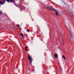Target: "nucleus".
<instances>
[{
  "label": "nucleus",
  "instance_id": "obj_20",
  "mask_svg": "<svg viewBox=\"0 0 74 74\" xmlns=\"http://www.w3.org/2000/svg\"><path fill=\"white\" fill-rule=\"evenodd\" d=\"M63 41H64L63 40Z\"/></svg>",
  "mask_w": 74,
  "mask_h": 74
},
{
  "label": "nucleus",
  "instance_id": "obj_5",
  "mask_svg": "<svg viewBox=\"0 0 74 74\" xmlns=\"http://www.w3.org/2000/svg\"><path fill=\"white\" fill-rule=\"evenodd\" d=\"M20 8L21 9V11H22V8H23V7L24 8H25V7H23V6H20Z\"/></svg>",
  "mask_w": 74,
  "mask_h": 74
},
{
  "label": "nucleus",
  "instance_id": "obj_18",
  "mask_svg": "<svg viewBox=\"0 0 74 74\" xmlns=\"http://www.w3.org/2000/svg\"><path fill=\"white\" fill-rule=\"evenodd\" d=\"M22 0V1H23L24 0Z\"/></svg>",
  "mask_w": 74,
  "mask_h": 74
},
{
  "label": "nucleus",
  "instance_id": "obj_19",
  "mask_svg": "<svg viewBox=\"0 0 74 74\" xmlns=\"http://www.w3.org/2000/svg\"><path fill=\"white\" fill-rule=\"evenodd\" d=\"M63 43H64V42H63Z\"/></svg>",
  "mask_w": 74,
  "mask_h": 74
},
{
  "label": "nucleus",
  "instance_id": "obj_7",
  "mask_svg": "<svg viewBox=\"0 0 74 74\" xmlns=\"http://www.w3.org/2000/svg\"><path fill=\"white\" fill-rule=\"evenodd\" d=\"M56 14L57 16H58V14L57 12H56Z\"/></svg>",
  "mask_w": 74,
  "mask_h": 74
},
{
  "label": "nucleus",
  "instance_id": "obj_4",
  "mask_svg": "<svg viewBox=\"0 0 74 74\" xmlns=\"http://www.w3.org/2000/svg\"><path fill=\"white\" fill-rule=\"evenodd\" d=\"M54 56L55 58H58V54H55L54 55Z\"/></svg>",
  "mask_w": 74,
  "mask_h": 74
},
{
  "label": "nucleus",
  "instance_id": "obj_3",
  "mask_svg": "<svg viewBox=\"0 0 74 74\" xmlns=\"http://www.w3.org/2000/svg\"><path fill=\"white\" fill-rule=\"evenodd\" d=\"M49 8L50 10H51V11H56V10L55 9H53L50 8V7H49Z\"/></svg>",
  "mask_w": 74,
  "mask_h": 74
},
{
  "label": "nucleus",
  "instance_id": "obj_12",
  "mask_svg": "<svg viewBox=\"0 0 74 74\" xmlns=\"http://www.w3.org/2000/svg\"><path fill=\"white\" fill-rule=\"evenodd\" d=\"M2 12L1 11L0 12V15H1V14H2Z\"/></svg>",
  "mask_w": 74,
  "mask_h": 74
},
{
  "label": "nucleus",
  "instance_id": "obj_16",
  "mask_svg": "<svg viewBox=\"0 0 74 74\" xmlns=\"http://www.w3.org/2000/svg\"><path fill=\"white\" fill-rule=\"evenodd\" d=\"M25 48H27V47L26 46L25 47Z\"/></svg>",
  "mask_w": 74,
  "mask_h": 74
},
{
  "label": "nucleus",
  "instance_id": "obj_1",
  "mask_svg": "<svg viewBox=\"0 0 74 74\" xmlns=\"http://www.w3.org/2000/svg\"><path fill=\"white\" fill-rule=\"evenodd\" d=\"M28 59L29 61V63L31 64L32 62V60H33V58H32L30 56L28 55Z\"/></svg>",
  "mask_w": 74,
  "mask_h": 74
},
{
  "label": "nucleus",
  "instance_id": "obj_2",
  "mask_svg": "<svg viewBox=\"0 0 74 74\" xmlns=\"http://www.w3.org/2000/svg\"><path fill=\"white\" fill-rule=\"evenodd\" d=\"M5 0H3L2 1H0V4L2 5H3V4H4L5 3Z\"/></svg>",
  "mask_w": 74,
  "mask_h": 74
},
{
  "label": "nucleus",
  "instance_id": "obj_6",
  "mask_svg": "<svg viewBox=\"0 0 74 74\" xmlns=\"http://www.w3.org/2000/svg\"><path fill=\"white\" fill-rule=\"evenodd\" d=\"M21 35L22 37L23 38H23V34L21 33Z\"/></svg>",
  "mask_w": 74,
  "mask_h": 74
},
{
  "label": "nucleus",
  "instance_id": "obj_13",
  "mask_svg": "<svg viewBox=\"0 0 74 74\" xmlns=\"http://www.w3.org/2000/svg\"><path fill=\"white\" fill-rule=\"evenodd\" d=\"M6 1L8 2V3H9V2H10V0H6Z\"/></svg>",
  "mask_w": 74,
  "mask_h": 74
},
{
  "label": "nucleus",
  "instance_id": "obj_15",
  "mask_svg": "<svg viewBox=\"0 0 74 74\" xmlns=\"http://www.w3.org/2000/svg\"><path fill=\"white\" fill-rule=\"evenodd\" d=\"M25 51H27V49H25Z\"/></svg>",
  "mask_w": 74,
  "mask_h": 74
},
{
  "label": "nucleus",
  "instance_id": "obj_10",
  "mask_svg": "<svg viewBox=\"0 0 74 74\" xmlns=\"http://www.w3.org/2000/svg\"><path fill=\"white\" fill-rule=\"evenodd\" d=\"M62 58H63V59H66V58L64 57V56H63Z\"/></svg>",
  "mask_w": 74,
  "mask_h": 74
},
{
  "label": "nucleus",
  "instance_id": "obj_17",
  "mask_svg": "<svg viewBox=\"0 0 74 74\" xmlns=\"http://www.w3.org/2000/svg\"><path fill=\"white\" fill-rule=\"evenodd\" d=\"M19 29H20V30H21V28H18Z\"/></svg>",
  "mask_w": 74,
  "mask_h": 74
},
{
  "label": "nucleus",
  "instance_id": "obj_9",
  "mask_svg": "<svg viewBox=\"0 0 74 74\" xmlns=\"http://www.w3.org/2000/svg\"><path fill=\"white\" fill-rule=\"evenodd\" d=\"M10 1L11 3H13V1H14V0H10Z\"/></svg>",
  "mask_w": 74,
  "mask_h": 74
},
{
  "label": "nucleus",
  "instance_id": "obj_14",
  "mask_svg": "<svg viewBox=\"0 0 74 74\" xmlns=\"http://www.w3.org/2000/svg\"><path fill=\"white\" fill-rule=\"evenodd\" d=\"M16 26H17V27H19V25H17Z\"/></svg>",
  "mask_w": 74,
  "mask_h": 74
},
{
  "label": "nucleus",
  "instance_id": "obj_11",
  "mask_svg": "<svg viewBox=\"0 0 74 74\" xmlns=\"http://www.w3.org/2000/svg\"><path fill=\"white\" fill-rule=\"evenodd\" d=\"M71 34H70V38H69V39H71Z\"/></svg>",
  "mask_w": 74,
  "mask_h": 74
},
{
  "label": "nucleus",
  "instance_id": "obj_8",
  "mask_svg": "<svg viewBox=\"0 0 74 74\" xmlns=\"http://www.w3.org/2000/svg\"><path fill=\"white\" fill-rule=\"evenodd\" d=\"M26 32H30V30H29V29H28L26 30Z\"/></svg>",
  "mask_w": 74,
  "mask_h": 74
}]
</instances>
